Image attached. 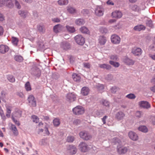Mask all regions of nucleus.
I'll return each instance as SVG.
<instances>
[{
    "instance_id": "nucleus-3",
    "label": "nucleus",
    "mask_w": 155,
    "mask_h": 155,
    "mask_svg": "<svg viewBox=\"0 0 155 155\" xmlns=\"http://www.w3.org/2000/svg\"><path fill=\"white\" fill-rule=\"evenodd\" d=\"M81 138L85 140H90L91 138V136L90 134L87 131H81L79 134Z\"/></svg>"
},
{
    "instance_id": "nucleus-26",
    "label": "nucleus",
    "mask_w": 155,
    "mask_h": 155,
    "mask_svg": "<svg viewBox=\"0 0 155 155\" xmlns=\"http://www.w3.org/2000/svg\"><path fill=\"white\" fill-rule=\"evenodd\" d=\"M18 13L22 18H25L28 15V12L27 11L19 10L18 12Z\"/></svg>"
},
{
    "instance_id": "nucleus-49",
    "label": "nucleus",
    "mask_w": 155,
    "mask_h": 155,
    "mask_svg": "<svg viewBox=\"0 0 155 155\" xmlns=\"http://www.w3.org/2000/svg\"><path fill=\"white\" fill-rule=\"evenodd\" d=\"M46 139H42L40 140L39 142V143L41 145H45L46 144L47 142L46 141Z\"/></svg>"
},
{
    "instance_id": "nucleus-63",
    "label": "nucleus",
    "mask_w": 155,
    "mask_h": 155,
    "mask_svg": "<svg viewBox=\"0 0 155 155\" xmlns=\"http://www.w3.org/2000/svg\"><path fill=\"white\" fill-rule=\"evenodd\" d=\"M151 120H152L153 124L154 125L155 124V117L153 116L151 117Z\"/></svg>"
},
{
    "instance_id": "nucleus-28",
    "label": "nucleus",
    "mask_w": 155,
    "mask_h": 155,
    "mask_svg": "<svg viewBox=\"0 0 155 155\" xmlns=\"http://www.w3.org/2000/svg\"><path fill=\"white\" fill-rule=\"evenodd\" d=\"M80 31L83 33L88 34L90 33V31L89 30L87 27L85 26L82 27L80 29Z\"/></svg>"
},
{
    "instance_id": "nucleus-20",
    "label": "nucleus",
    "mask_w": 155,
    "mask_h": 155,
    "mask_svg": "<svg viewBox=\"0 0 155 155\" xmlns=\"http://www.w3.org/2000/svg\"><path fill=\"white\" fill-rule=\"evenodd\" d=\"M124 62L127 65H133L135 61L129 58H125L123 59Z\"/></svg>"
},
{
    "instance_id": "nucleus-21",
    "label": "nucleus",
    "mask_w": 155,
    "mask_h": 155,
    "mask_svg": "<svg viewBox=\"0 0 155 155\" xmlns=\"http://www.w3.org/2000/svg\"><path fill=\"white\" fill-rule=\"evenodd\" d=\"M106 38L104 36H100L99 37V43L101 45H105L107 41Z\"/></svg>"
},
{
    "instance_id": "nucleus-11",
    "label": "nucleus",
    "mask_w": 155,
    "mask_h": 155,
    "mask_svg": "<svg viewBox=\"0 0 155 155\" xmlns=\"http://www.w3.org/2000/svg\"><path fill=\"white\" fill-rule=\"evenodd\" d=\"M28 101L30 105L35 107L36 106V102L35 98L32 95H30L28 98Z\"/></svg>"
},
{
    "instance_id": "nucleus-59",
    "label": "nucleus",
    "mask_w": 155,
    "mask_h": 155,
    "mask_svg": "<svg viewBox=\"0 0 155 155\" xmlns=\"http://www.w3.org/2000/svg\"><path fill=\"white\" fill-rule=\"evenodd\" d=\"M106 78L108 80H110L112 79L113 78V76L110 74H108L107 76V77Z\"/></svg>"
},
{
    "instance_id": "nucleus-27",
    "label": "nucleus",
    "mask_w": 155,
    "mask_h": 155,
    "mask_svg": "<svg viewBox=\"0 0 155 155\" xmlns=\"http://www.w3.org/2000/svg\"><path fill=\"white\" fill-rule=\"evenodd\" d=\"M99 66L101 68L106 69L108 70L110 69L111 68V66H110V65L106 64H99Z\"/></svg>"
},
{
    "instance_id": "nucleus-48",
    "label": "nucleus",
    "mask_w": 155,
    "mask_h": 155,
    "mask_svg": "<svg viewBox=\"0 0 155 155\" xmlns=\"http://www.w3.org/2000/svg\"><path fill=\"white\" fill-rule=\"evenodd\" d=\"M44 126H45L44 134L45 135H49L50 134V133L48 131V128L45 124L44 125Z\"/></svg>"
},
{
    "instance_id": "nucleus-64",
    "label": "nucleus",
    "mask_w": 155,
    "mask_h": 155,
    "mask_svg": "<svg viewBox=\"0 0 155 155\" xmlns=\"http://www.w3.org/2000/svg\"><path fill=\"white\" fill-rule=\"evenodd\" d=\"M150 90L154 92H155V85L150 88Z\"/></svg>"
},
{
    "instance_id": "nucleus-61",
    "label": "nucleus",
    "mask_w": 155,
    "mask_h": 155,
    "mask_svg": "<svg viewBox=\"0 0 155 155\" xmlns=\"http://www.w3.org/2000/svg\"><path fill=\"white\" fill-rule=\"evenodd\" d=\"M3 31L4 30L2 27L0 26V36L3 34Z\"/></svg>"
},
{
    "instance_id": "nucleus-52",
    "label": "nucleus",
    "mask_w": 155,
    "mask_h": 155,
    "mask_svg": "<svg viewBox=\"0 0 155 155\" xmlns=\"http://www.w3.org/2000/svg\"><path fill=\"white\" fill-rule=\"evenodd\" d=\"M84 67L87 68H90L91 67V65L89 63H84L83 64Z\"/></svg>"
},
{
    "instance_id": "nucleus-4",
    "label": "nucleus",
    "mask_w": 155,
    "mask_h": 155,
    "mask_svg": "<svg viewBox=\"0 0 155 155\" xmlns=\"http://www.w3.org/2000/svg\"><path fill=\"white\" fill-rule=\"evenodd\" d=\"M74 39L76 43L79 45H83L85 42V38L81 35L75 36Z\"/></svg>"
},
{
    "instance_id": "nucleus-43",
    "label": "nucleus",
    "mask_w": 155,
    "mask_h": 155,
    "mask_svg": "<svg viewBox=\"0 0 155 155\" xmlns=\"http://www.w3.org/2000/svg\"><path fill=\"white\" fill-rule=\"evenodd\" d=\"M37 29L38 31L41 33H43L45 31V29L43 25H38L37 26Z\"/></svg>"
},
{
    "instance_id": "nucleus-34",
    "label": "nucleus",
    "mask_w": 155,
    "mask_h": 155,
    "mask_svg": "<svg viewBox=\"0 0 155 155\" xmlns=\"http://www.w3.org/2000/svg\"><path fill=\"white\" fill-rule=\"evenodd\" d=\"M138 130H139L144 133H146L148 131L147 128L144 126H140L138 128Z\"/></svg>"
},
{
    "instance_id": "nucleus-7",
    "label": "nucleus",
    "mask_w": 155,
    "mask_h": 155,
    "mask_svg": "<svg viewBox=\"0 0 155 155\" xmlns=\"http://www.w3.org/2000/svg\"><path fill=\"white\" fill-rule=\"evenodd\" d=\"M145 6L143 5H134L131 7V9L134 11L137 12H140L141 10H144Z\"/></svg>"
},
{
    "instance_id": "nucleus-9",
    "label": "nucleus",
    "mask_w": 155,
    "mask_h": 155,
    "mask_svg": "<svg viewBox=\"0 0 155 155\" xmlns=\"http://www.w3.org/2000/svg\"><path fill=\"white\" fill-rule=\"evenodd\" d=\"M140 107L147 109L150 107V105L149 103L145 101H142L138 103Z\"/></svg>"
},
{
    "instance_id": "nucleus-40",
    "label": "nucleus",
    "mask_w": 155,
    "mask_h": 155,
    "mask_svg": "<svg viewBox=\"0 0 155 155\" xmlns=\"http://www.w3.org/2000/svg\"><path fill=\"white\" fill-rule=\"evenodd\" d=\"M14 58L16 61L18 62H22L23 59L22 57L20 55H16Z\"/></svg>"
},
{
    "instance_id": "nucleus-31",
    "label": "nucleus",
    "mask_w": 155,
    "mask_h": 155,
    "mask_svg": "<svg viewBox=\"0 0 155 155\" xmlns=\"http://www.w3.org/2000/svg\"><path fill=\"white\" fill-rule=\"evenodd\" d=\"M11 129L15 135L17 136L18 134V131L15 125L11 124Z\"/></svg>"
},
{
    "instance_id": "nucleus-35",
    "label": "nucleus",
    "mask_w": 155,
    "mask_h": 155,
    "mask_svg": "<svg viewBox=\"0 0 155 155\" xmlns=\"http://www.w3.org/2000/svg\"><path fill=\"white\" fill-rule=\"evenodd\" d=\"M66 28L67 31L70 33L74 32L75 31L74 28L73 26L67 25L66 26Z\"/></svg>"
},
{
    "instance_id": "nucleus-17",
    "label": "nucleus",
    "mask_w": 155,
    "mask_h": 155,
    "mask_svg": "<svg viewBox=\"0 0 155 155\" xmlns=\"http://www.w3.org/2000/svg\"><path fill=\"white\" fill-rule=\"evenodd\" d=\"M9 49V47L6 45H0V53L5 54L8 52Z\"/></svg>"
},
{
    "instance_id": "nucleus-44",
    "label": "nucleus",
    "mask_w": 155,
    "mask_h": 155,
    "mask_svg": "<svg viewBox=\"0 0 155 155\" xmlns=\"http://www.w3.org/2000/svg\"><path fill=\"white\" fill-rule=\"evenodd\" d=\"M31 118L33 122L36 123H38L39 122V118L35 115H33L32 116Z\"/></svg>"
},
{
    "instance_id": "nucleus-60",
    "label": "nucleus",
    "mask_w": 155,
    "mask_h": 155,
    "mask_svg": "<svg viewBox=\"0 0 155 155\" xmlns=\"http://www.w3.org/2000/svg\"><path fill=\"white\" fill-rule=\"evenodd\" d=\"M17 95L23 98L24 97L23 93L21 92H19L17 93Z\"/></svg>"
},
{
    "instance_id": "nucleus-54",
    "label": "nucleus",
    "mask_w": 155,
    "mask_h": 155,
    "mask_svg": "<svg viewBox=\"0 0 155 155\" xmlns=\"http://www.w3.org/2000/svg\"><path fill=\"white\" fill-rule=\"evenodd\" d=\"M107 3L109 5H114V3L111 0H108L107 2Z\"/></svg>"
},
{
    "instance_id": "nucleus-2",
    "label": "nucleus",
    "mask_w": 155,
    "mask_h": 155,
    "mask_svg": "<svg viewBox=\"0 0 155 155\" xmlns=\"http://www.w3.org/2000/svg\"><path fill=\"white\" fill-rule=\"evenodd\" d=\"M72 111L73 114L75 115H81L84 113L85 110L82 106L78 105L73 108Z\"/></svg>"
},
{
    "instance_id": "nucleus-55",
    "label": "nucleus",
    "mask_w": 155,
    "mask_h": 155,
    "mask_svg": "<svg viewBox=\"0 0 155 155\" xmlns=\"http://www.w3.org/2000/svg\"><path fill=\"white\" fill-rule=\"evenodd\" d=\"M80 123V120L79 119H75V120L73 122V123L74 124L77 125L78 124H79Z\"/></svg>"
},
{
    "instance_id": "nucleus-57",
    "label": "nucleus",
    "mask_w": 155,
    "mask_h": 155,
    "mask_svg": "<svg viewBox=\"0 0 155 155\" xmlns=\"http://www.w3.org/2000/svg\"><path fill=\"white\" fill-rule=\"evenodd\" d=\"M98 87L99 90L100 91L102 90L104 88V86L103 84H99Z\"/></svg>"
},
{
    "instance_id": "nucleus-18",
    "label": "nucleus",
    "mask_w": 155,
    "mask_h": 155,
    "mask_svg": "<svg viewBox=\"0 0 155 155\" xmlns=\"http://www.w3.org/2000/svg\"><path fill=\"white\" fill-rule=\"evenodd\" d=\"M89 92L90 90L88 87H84L81 89V94L83 96H85L88 95Z\"/></svg>"
},
{
    "instance_id": "nucleus-42",
    "label": "nucleus",
    "mask_w": 155,
    "mask_h": 155,
    "mask_svg": "<svg viewBox=\"0 0 155 155\" xmlns=\"http://www.w3.org/2000/svg\"><path fill=\"white\" fill-rule=\"evenodd\" d=\"M13 116H14L15 117H16L17 118H20L21 116V112L20 110L18 111L17 112H16L13 114Z\"/></svg>"
},
{
    "instance_id": "nucleus-47",
    "label": "nucleus",
    "mask_w": 155,
    "mask_h": 155,
    "mask_svg": "<svg viewBox=\"0 0 155 155\" xmlns=\"http://www.w3.org/2000/svg\"><path fill=\"white\" fill-rule=\"evenodd\" d=\"M74 140V138L73 137L70 136L68 137L67 141L68 142H72Z\"/></svg>"
},
{
    "instance_id": "nucleus-6",
    "label": "nucleus",
    "mask_w": 155,
    "mask_h": 155,
    "mask_svg": "<svg viewBox=\"0 0 155 155\" xmlns=\"http://www.w3.org/2000/svg\"><path fill=\"white\" fill-rule=\"evenodd\" d=\"M80 150L82 152H85L89 150V148L87 144L84 142H81L79 145Z\"/></svg>"
},
{
    "instance_id": "nucleus-46",
    "label": "nucleus",
    "mask_w": 155,
    "mask_h": 155,
    "mask_svg": "<svg viewBox=\"0 0 155 155\" xmlns=\"http://www.w3.org/2000/svg\"><path fill=\"white\" fill-rule=\"evenodd\" d=\"M102 104L104 106L109 107L110 105V103L106 100H102Z\"/></svg>"
},
{
    "instance_id": "nucleus-33",
    "label": "nucleus",
    "mask_w": 155,
    "mask_h": 155,
    "mask_svg": "<svg viewBox=\"0 0 155 155\" xmlns=\"http://www.w3.org/2000/svg\"><path fill=\"white\" fill-rule=\"evenodd\" d=\"M59 5L62 6L67 5L68 2V0H59L58 1Z\"/></svg>"
},
{
    "instance_id": "nucleus-14",
    "label": "nucleus",
    "mask_w": 155,
    "mask_h": 155,
    "mask_svg": "<svg viewBox=\"0 0 155 155\" xmlns=\"http://www.w3.org/2000/svg\"><path fill=\"white\" fill-rule=\"evenodd\" d=\"M68 152L71 154H74L77 151L76 148L74 145H69L68 147Z\"/></svg>"
},
{
    "instance_id": "nucleus-5",
    "label": "nucleus",
    "mask_w": 155,
    "mask_h": 155,
    "mask_svg": "<svg viewBox=\"0 0 155 155\" xmlns=\"http://www.w3.org/2000/svg\"><path fill=\"white\" fill-rule=\"evenodd\" d=\"M104 9L100 6H97L95 8V14L97 16H102L104 14Z\"/></svg>"
},
{
    "instance_id": "nucleus-37",
    "label": "nucleus",
    "mask_w": 155,
    "mask_h": 155,
    "mask_svg": "<svg viewBox=\"0 0 155 155\" xmlns=\"http://www.w3.org/2000/svg\"><path fill=\"white\" fill-rule=\"evenodd\" d=\"M7 79L9 82L12 83H13L15 81V78L12 75H7Z\"/></svg>"
},
{
    "instance_id": "nucleus-15",
    "label": "nucleus",
    "mask_w": 155,
    "mask_h": 155,
    "mask_svg": "<svg viewBox=\"0 0 155 155\" xmlns=\"http://www.w3.org/2000/svg\"><path fill=\"white\" fill-rule=\"evenodd\" d=\"M111 15L113 18H120L122 17V13L119 11L116 10L112 12Z\"/></svg>"
},
{
    "instance_id": "nucleus-8",
    "label": "nucleus",
    "mask_w": 155,
    "mask_h": 155,
    "mask_svg": "<svg viewBox=\"0 0 155 155\" xmlns=\"http://www.w3.org/2000/svg\"><path fill=\"white\" fill-rule=\"evenodd\" d=\"M111 42L114 44H119L120 41V37L117 35H114L111 37Z\"/></svg>"
},
{
    "instance_id": "nucleus-53",
    "label": "nucleus",
    "mask_w": 155,
    "mask_h": 155,
    "mask_svg": "<svg viewBox=\"0 0 155 155\" xmlns=\"http://www.w3.org/2000/svg\"><path fill=\"white\" fill-rule=\"evenodd\" d=\"M12 119L13 121L15 124H16L18 126L20 125V124L19 122L18 121L16 120H15L14 117V116H12Z\"/></svg>"
},
{
    "instance_id": "nucleus-22",
    "label": "nucleus",
    "mask_w": 155,
    "mask_h": 155,
    "mask_svg": "<svg viewBox=\"0 0 155 155\" xmlns=\"http://www.w3.org/2000/svg\"><path fill=\"white\" fill-rule=\"evenodd\" d=\"M124 116V114L121 111L118 112L116 115V117L119 120L123 119Z\"/></svg>"
},
{
    "instance_id": "nucleus-36",
    "label": "nucleus",
    "mask_w": 155,
    "mask_h": 155,
    "mask_svg": "<svg viewBox=\"0 0 155 155\" xmlns=\"http://www.w3.org/2000/svg\"><path fill=\"white\" fill-rule=\"evenodd\" d=\"M53 123L55 127L58 126L60 124V120L58 118H55L53 120Z\"/></svg>"
},
{
    "instance_id": "nucleus-1",
    "label": "nucleus",
    "mask_w": 155,
    "mask_h": 155,
    "mask_svg": "<svg viewBox=\"0 0 155 155\" xmlns=\"http://www.w3.org/2000/svg\"><path fill=\"white\" fill-rule=\"evenodd\" d=\"M15 3L16 7L20 9L21 6L19 2L16 0H0V6H2L3 5H5L9 8H11L13 6V3Z\"/></svg>"
},
{
    "instance_id": "nucleus-23",
    "label": "nucleus",
    "mask_w": 155,
    "mask_h": 155,
    "mask_svg": "<svg viewBox=\"0 0 155 155\" xmlns=\"http://www.w3.org/2000/svg\"><path fill=\"white\" fill-rule=\"evenodd\" d=\"M145 28V27L142 25H138L134 28V29L137 31H140L141 30H143Z\"/></svg>"
},
{
    "instance_id": "nucleus-32",
    "label": "nucleus",
    "mask_w": 155,
    "mask_h": 155,
    "mask_svg": "<svg viewBox=\"0 0 155 155\" xmlns=\"http://www.w3.org/2000/svg\"><path fill=\"white\" fill-rule=\"evenodd\" d=\"M72 77L73 80L77 82L79 81L81 79L80 77L78 74L75 73L73 74Z\"/></svg>"
},
{
    "instance_id": "nucleus-58",
    "label": "nucleus",
    "mask_w": 155,
    "mask_h": 155,
    "mask_svg": "<svg viewBox=\"0 0 155 155\" xmlns=\"http://www.w3.org/2000/svg\"><path fill=\"white\" fill-rule=\"evenodd\" d=\"M53 21L56 22H60V19L58 18H55L52 19Z\"/></svg>"
},
{
    "instance_id": "nucleus-24",
    "label": "nucleus",
    "mask_w": 155,
    "mask_h": 155,
    "mask_svg": "<svg viewBox=\"0 0 155 155\" xmlns=\"http://www.w3.org/2000/svg\"><path fill=\"white\" fill-rule=\"evenodd\" d=\"M6 116L8 117H9L10 116L12 110V107L9 105L6 106Z\"/></svg>"
},
{
    "instance_id": "nucleus-56",
    "label": "nucleus",
    "mask_w": 155,
    "mask_h": 155,
    "mask_svg": "<svg viewBox=\"0 0 155 155\" xmlns=\"http://www.w3.org/2000/svg\"><path fill=\"white\" fill-rule=\"evenodd\" d=\"M111 91L112 93H115L116 91V87L114 86L111 88Z\"/></svg>"
},
{
    "instance_id": "nucleus-50",
    "label": "nucleus",
    "mask_w": 155,
    "mask_h": 155,
    "mask_svg": "<svg viewBox=\"0 0 155 155\" xmlns=\"http://www.w3.org/2000/svg\"><path fill=\"white\" fill-rule=\"evenodd\" d=\"M136 116L138 117H140L143 115V113L140 111H137L136 113Z\"/></svg>"
},
{
    "instance_id": "nucleus-62",
    "label": "nucleus",
    "mask_w": 155,
    "mask_h": 155,
    "mask_svg": "<svg viewBox=\"0 0 155 155\" xmlns=\"http://www.w3.org/2000/svg\"><path fill=\"white\" fill-rule=\"evenodd\" d=\"M107 116H104L102 119V120L104 124H105L106 123V119H107Z\"/></svg>"
},
{
    "instance_id": "nucleus-51",
    "label": "nucleus",
    "mask_w": 155,
    "mask_h": 155,
    "mask_svg": "<svg viewBox=\"0 0 155 155\" xmlns=\"http://www.w3.org/2000/svg\"><path fill=\"white\" fill-rule=\"evenodd\" d=\"M117 56L116 55H113L110 56V58L114 61L117 60Z\"/></svg>"
},
{
    "instance_id": "nucleus-45",
    "label": "nucleus",
    "mask_w": 155,
    "mask_h": 155,
    "mask_svg": "<svg viewBox=\"0 0 155 155\" xmlns=\"http://www.w3.org/2000/svg\"><path fill=\"white\" fill-rule=\"evenodd\" d=\"M126 97L127 98L130 99H134L136 98L135 95L134 94L131 93L127 95Z\"/></svg>"
},
{
    "instance_id": "nucleus-30",
    "label": "nucleus",
    "mask_w": 155,
    "mask_h": 155,
    "mask_svg": "<svg viewBox=\"0 0 155 155\" xmlns=\"http://www.w3.org/2000/svg\"><path fill=\"white\" fill-rule=\"evenodd\" d=\"M61 47L64 50H67L70 48L69 44L67 42H63L61 44Z\"/></svg>"
},
{
    "instance_id": "nucleus-25",
    "label": "nucleus",
    "mask_w": 155,
    "mask_h": 155,
    "mask_svg": "<svg viewBox=\"0 0 155 155\" xmlns=\"http://www.w3.org/2000/svg\"><path fill=\"white\" fill-rule=\"evenodd\" d=\"M68 12L71 14H74L76 12V9L71 6H68L67 7Z\"/></svg>"
},
{
    "instance_id": "nucleus-29",
    "label": "nucleus",
    "mask_w": 155,
    "mask_h": 155,
    "mask_svg": "<svg viewBox=\"0 0 155 155\" xmlns=\"http://www.w3.org/2000/svg\"><path fill=\"white\" fill-rule=\"evenodd\" d=\"M85 22L84 20L81 18L77 19L75 20V23L77 25H84Z\"/></svg>"
},
{
    "instance_id": "nucleus-12",
    "label": "nucleus",
    "mask_w": 155,
    "mask_h": 155,
    "mask_svg": "<svg viewBox=\"0 0 155 155\" xmlns=\"http://www.w3.org/2000/svg\"><path fill=\"white\" fill-rule=\"evenodd\" d=\"M67 100L68 101L72 102L75 101L76 99V95L72 93H69L67 96Z\"/></svg>"
},
{
    "instance_id": "nucleus-13",
    "label": "nucleus",
    "mask_w": 155,
    "mask_h": 155,
    "mask_svg": "<svg viewBox=\"0 0 155 155\" xmlns=\"http://www.w3.org/2000/svg\"><path fill=\"white\" fill-rule=\"evenodd\" d=\"M128 136L129 138L134 141H137L138 139L137 134L133 131H130L128 133Z\"/></svg>"
},
{
    "instance_id": "nucleus-16",
    "label": "nucleus",
    "mask_w": 155,
    "mask_h": 155,
    "mask_svg": "<svg viewBox=\"0 0 155 155\" xmlns=\"http://www.w3.org/2000/svg\"><path fill=\"white\" fill-rule=\"evenodd\" d=\"M142 50L139 48L134 47L132 50V52L135 55H140L142 53Z\"/></svg>"
},
{
    "instance_id": "nucleus-10",
    "label": "nucleus",
    "mask_w": 155,
    "mask_h": 155,
    "mask_svg": "<svg viewBox=\"0 0 155 155\" xmlns=\"http://www.w3.org/2000/svg\"><path fill=\"white\" fill-rule=\"evenodd\" d=\"M128 148L127 147H120L118 146L117 147V152L119 154H125L127 151Z\"/></svg>"
},
{
    "instance_id": "nucleus-38",
    "label": "nucleus",
    "mask_w": 155,
    "mask_h": 155,
    "mask_svg": "<svg viewBox=\"0 0 155 155\" xmlns=\"http://www.w3.org/2000/svg\"><path fill=\"white\" fill-rule=\"evenodd\" d=\"M19 40L17 38L15 37H12V44L15 46H17L18 45Z\"/></svg>"
},
{
    "instance_id": "nucleus-39",
    "label": "nucleus",
    "mask_w": 155,
    "mask_h": 155,
    "mask_svg": "<svg viewBox=\"0 0 155 155\" xmlns=\"http://www.w3.org/2000/svg\"><path fill=\"white\" fill-rule=\"evenodd\" d=\"M25 88L27 91H30L31 90V87L29 81L27 82L25 84Z\"/></svg>"
},
{
    "instance_id": "nucleus-19",
    "label": "nucleus",
    "mask_w": 155,
    "mask_h": 155,
    "mask_svg": "<svg viewBox=\"0 0 155 155\" xmlns=\"http://www.w3.org/2000/svg\"><path fill=\"white\" fill-rule=\"evenodd\" d=\"M64 27L60 24L54 26L53 29L54 31L57 33L61 31L63 29Z\"/></svg>"
},
{
    "instance_id": "nucleus-41",
    "label": "nucleus",
    "mask_w": 155,
    "mask_h": 155,
    "mask_svg": "<svg viewBox=\"0 0 155 155\" xmlns=\"http://www.w3.org/2000/svg\"><path fill=\"white\" fill-rule=\"evenodd\" d=\"M109 63L113 66L114 67L117 68L120 66V64L117 62H114L112 61H110L109 62Z\"/></svg>"
}]
</instances>
